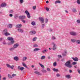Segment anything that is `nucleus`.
<instances>
[{
    "instance_id": "nucleus-44",
    "label": "nucleus",
    "mask_w": 80,
    "mask_h": 80,
    "mask_svg": "<svg viewBox=\"0 0 80 80\" xmlns=\"http://www.w3.org/2000/svg\"><path fill=\"white\" fill-rule=\"evenodd\" d=\"M72 65H76L77 64V62H73L72 63Z\"/></svg>"
},
{
    "instance_id": "nucleus-53",
    "label": "nucleus",
    "mask_w": 80,
    "mask_h": 80,
    "mask_svg": "<svg viewBox=\"0 0 80 80\" xmlns=\"http://www.w3.org/2000/svg\"><path fill=\"white\" fill-rule=\"evenodd\" d=\"M45 27V24H42V28H43V27Z\"/></svg>"
},
{
    "instance_id": "nucleus-13",
    "label": "nucleus",
    "mask_w": 80,
    "mask_h": 80,
    "mask_svg": "<svg viewBox=\"0 0 80 80\" xmlns=\"http://www.w3.org/2000/svg\"><path fill=\"white\" fill-rule=\"evenodd\" d=\"M18 32L20 33H23V32H24L23 30L21 28H18Z\"/></svg>"
},
{
    "instance_id": "nucleus-17",
    "label": "nucleus",
    "mask_w": 80,
    "mask_h": 80,
    "mask_svg": "<svg viewBox=\"0 0 80 80\" xmlns=\"http://www.w3.org/2000/svg\"><path fill=\"white\" fill-rule=\"evenodd\" d=\"M22 27V25L21 24H18L16 26V28H20L21 27Z\"/></svg>"
},
{
    "instance_id": "nucleus-51",
    "label": "nucleus",
    "mask_w": 80,
    "mask_h": 80,
    "mask_svg": "<svg viewBox=\"0 0 80 80\" xmlns=\"http://www.w3.org/2000/svg\"><path fill=\"white\" fill-rule=\"evenodd\" d=\"M46 9L47 11H48H48H49V8H48L47 7L46 8Z\"/></svg>"
},
{
    "instance_id": "nucleus-12",
    "label": "nucleus",
    "mask_w": 80,
    "mask_h": 80,
    "mask_svg": "<svg viewBox=\"0 0 80 80\" xmlns=\"http://www.w3.org/2000/svg\"><path fill=\"white\" fill-rule=\"evenodd\" d=\"M1 7H5L6 6H7V4L5 3H2L1 5Z\"/></svg>"
},
{
    "instance_id": "nucleus-58",
    "label": "nucleus",
    "mask_w": 80,
    "mask_h": 80,
    "mask_svg": "<svg viewBox=\"0 0 80 80\" xmlns=\"http://www.w3.org/2000/svg\"><path fill=\"white\" fill-rule=\"evenodd\" d=\"M33 8L34 10H35V9L36 8V6L33 7Z\"/></svg>"
},
{
    "instance_id": "nucleus-14",
    "label": "nucleus",
    "mask_w": 80,
    "mask_h": 80,
    "mask_svg": "<svg viewBox=\"0 0 80 80\" xmlns=\"http://www.w3.org/2000/svg\"><path fill=\"white\" fill-rule=\"evenodd\" d=\"M39 20L41 22V23H44V19L42 17L39 18Z\"/></svg>"
},
{
    "instance_id": "nucleus-2",
    "label": "nucleus",
    "mask_w": 80,
    "mask_h": 80,
    "mask_svg": "<svg viewBox=\"0 0 80 80\" xmlns=\"http://www.w3.org/2000/svg\"><path fill=\"white\" fill-rule=\"evenodd\" d=\"M19 46V44L18 43L15 44L13 46V47L10 48L9 50L10 51H13L15 49V48H18V47Z\"/></svg>"
},
{
    "instance_id": "nucleus-3",
    "label": "nucleus",
    "mask_w": 80,
    "mask_h": 80,
    "mask_svg": "<svg viewBox=\"0 0 80 80\" xmlns=\"http://www.w3.org/2000/svg\"><path fill=\"white\" fill-rule=\"evenodd\" d=\"M64 65L68 68H72V65L70 64V61H68L67 62L64 64Z\"/></svg>"
},
{
    "instance_id": "nucleus-27",
    "label": "nucleus",
    "mask_w": 80,
    "mask_h": 80,
    "mask_svg": "<svg viewBox=\"0 0 80 80\" xmlns=\"http://www.w3.org/2000/svg\"><path fill=\"white\" fill-rule=\"evenodd\" d=\"M66 78H70V75H66Z\"/></svg>"
},
{
    "instance_id": "nucleus-6",
    "label": "nucleus",
    "mask_w": 80,
    "mask_h": 80,
    "mask_svg": "<svg viewBox=\"0 0 80 80\" xmlns=\"http://www.w3.org/2000/svg\"><path fill=\"white\" fill-rule=\"evenodd\" d=\"M6 66L8 68H11V69H12L13 70V68H14V67L13 65L11 66L10 65L8 64H6Z\"/></svg>"
},
{
    "instance_id": "nucleus-11",
    "label": "nucleus",
    "mask_w": 80,
    "mask_h": 80,
    "mask_svg": "<svg viewBox=\"0 0 80 80\" xmlns=\"http://www.w3.org/2000/svg\"><path fill=\"white\" fill-rule=\"evenodd\" d=\"M34 73L35 74H36V75H42L41 73H40V72L37 71L34 72Z\"/></svg>"
},
{
    "instance_id": "nucleus-29",
    "label": "nucleus",
    "mask_w": 80,
    "mask_h": 80,
    "mask_svg": "<svg viewBox=\"0 0 80 80\" xmlns=\"http://www.w3.org/2000/svg\"><path fill=\"white\" fill-rule=\"evenodd\" d=\"M71 41L72 43H75L76 42V40L75 39H71Z\"/></svg>"
},
{
    "instance_id": "nucleus-52",
    "label": "nucleus",
    "mask_w": 80,
    "mask_h": 80,
    "mask_svg": "<svg viewBox=\"0 0 80 80\" xmlns=\"http://www.w3.org/2000/svg\"><path fill=\"white\" fill-rule=\"evenodd\" d=\"M52 31L53 30H52V29L51 28H50L49 29V32H52Z\"/></svg>"
},
{
    "instance_id": "nucleus-21",
    "label": "nucleus",
    "mask_w": 80,
    "mask_h": 80,
    "mask_svg": "<svg viewBox=\"0 0 80 80\" xmlns=\"http://www.w3.org/2000/svg\"><path fill=\"white\" fill-rule=\"evenodd\" d=\"M22 65L23 67H26V68H27V66L26 65V64L25 63H24V62H22Z\"/></svg>"
},
{
    "instance_id": "nucleus-8",
    "label": "nucleus",
    "mask_w": 80,
    "mask_h": 80,
    "mask_svg": "<svg viewBox=\"0 0 80 80\" xmlns=\"http://www.w3.org/2000/svg\"><path fill=\"white\" fill-rule=\"evenodd\" d=\"M72 59L75 62H78V58L77 57H75V58L73 57H72Z\"/></svg>"
},
{
    "instance_id": "nucleus-61",
    "label": "nucleus",
    "mask_w": 80,
    "mask_h": 80,
    "mask_svg": "<svg viewBox=\"0 0 80 80\" xmlns=\"http://www.w3.org/2000/svg\"><path fill=\"white\" fill-rule=\"evenodd\" d=\"M3 44L4 45H6L7 43H6V42H3Z\"/></svg>"
},
{
    "instance_id": "nucleus-30",
    "label": "nucleus",
    "mask_w": 80,
    "mask_h": 80,
    "mask_svg": "<svg viewBox=\"0 0 80 80\" xmlns=\"http://www.w3.org/2000/svg\"><path fill=\"white\" fill-rule=\"evenodd\" d=\"M4 35H5V36H8V35H10V33L7 32H6L5 33Z\"/></svg>"
},
{
    "instance_id": "nucleus-16",
    "label": "nucleus",
    "mask_w": 80,
    "mask_h": 80,
    "mask_svg": "<svg viewBox=\"0 0 80 80\" xmlns=\"http://www.w3.org/2000/svg\"><path fill=\"white\" fill-rule=\"evenodd\" d=\"M38 50H41V49L38 48H36L34 49L33 52H37V51H38Z\"/></svg>"
},
{
    "instance_id": "nucleus-5",
    "label": "nucleus",
    "mask_w": 80,
    "mask_h": 80,
    "mask_svg": "<svg viewBox=\"0 0 80 80\" xmlns=\"http://www.w3.org/2000/svg\"><path fill=\"white\" fill-rule=\"evenodd\" d=\"M25 13L26 15H27L28 18H30L31 16H30V13H29V12H28V11L27 10H26L25 11Z\"/></svg>"
},
{
    "instance_id": "nucleus-46",
    "label": "nucleus",
    "mask_w": 80,
    "mask_h": 80,
    "mask_svg": "<svg viewBox=\"0 0 80 80\" xmlns=\"http://www.w3.org/2000/svg\"><path fill=\"white\" fill-rule=\"evenodd\" d=\"M47 71H48V72H50V71H51V70H50V69L48 68H47Z\"/></svg>"
},
{
    "instance_id": "nucleus-15",
    "label": "nucleus",
    "mask_w": 80,
    "mask_h": 80,
    "mask_svg": "<svg viewBox=\"0 0 80 80\" xmlns=\"http://www.w3.org/2000/svg\"><path fill=\"white\" fill-rule=\"evenodd\" d=\"M30 34H31V35H35V33H36V32H35V31H31L30 32Z\"/></svg>"
},
{
    "instance_id": "nucleus-55",
    "label": "nucleus",
    "mask_w": 80,
    "mask_h": 80,
    "mask_svg": "<svg viewBox=\"0 0 80 80\" xmlns=\"http://www.w3.org/2000/svg\"><path fill=\"white\" fill-rule=\"evenodd\" d=\"M9 16L11 17H13V15L12 14H9Z\"/></svg>"
},
{
    "instance_id": "nucleus-7",
    "label": "nucleus",
    "mask_w": 80,
    "mask_h": 80,
    "mask_svg": "<svg viewBox=\"0 0 80 80\" xmlns=\"http://www.w3.org/2000/svg\"><path fill=\"white\" fill-rule=\"evenodd\" d=\"M52 44L53 45V48H52L53 50H55L56 49V48H57V47L56 46V45H55V44L53 42H52Z\"/></svg>"
},
{
    "instance_id": "nucleus-42",
    "label": "nucleus",
    "mask_w": 80,
    "mask_h": 80,
    "mask_svg": "<svg viewBox=\"0 0 80 80\" xmlns=\"http://www.w3.org/2000/svg\"><path fill=\"white\" fill-rule=\"evenodd\" d=\"M37 40V38L35 37L34 38L32 39L33 41H36V40Z\"/></svg>"
},
{
    "instance_id": "nucleus-20",
    "label": "nucleus",
    "mask_w": 80,
    "mask_h": 80,
    "mask_svg": "<svg viewBox=\"0 0 80 80\" xmlns=\"http://www.w3.org/2000/svg\"><path fill=\"white\" fill-rule=\"evenodd\" d=\"M76 43L78 45L80 44V40H77L76 41Z\"/></svg>"
},
{
    "instance_id": "nucleus-9",
    "label": "nucleus",
    "mask_w": 80,
    "mask_h": 80,
    "mask_svg": "<svg viewBox=\"0 0 80 80\" xmlns=\"http://www.w3.org/2000/svg\"><path fill=\"white\" fill-rule=\"evenodd\" d=\"M26 18V17L25 16H22L19 17V18L21 20H23Z\"/></svg>"
},
{
    "instance_id": "nucleus-24",
    "label": "nucleus",
    "mask_w": 80,
    "mask_h": 80,
    "mask_svg": "<svg viewBox=\"0 0 80 80\" xmlns=\"http://www.w3.org/2000/svg\"><path fill=\"white\" fill-rule=\"evenodd\" d=\"M61 3V1H60L57 0L56 1H55V4H57V3Z\"/></svg>"
},
{
    "instance_id": "nucleus-32",
    "label": "nucleus",
    "mask_w": 80,
    "mask_h": 80,
    "mask_svg": "<svg viewBox=\"0 0 80 80\" xmlns=\"http://www.w3.org/2000/svg\"><path fill=\"white\" fill-rule=\"evenodd\" d=\"M45 58V56H42L41 58L42 60H44Z\"/></svg>"
},
{
    "instance_id": "nucleus-26",
    "label": "nucleus",
    "mask_w": 80,
    "mask_h": 80,
    "mask_svg": "<svg viewBox=\"0 0 80 80\" xmlns=\"http://www.w3.org/2000/svg\"><path fill=\"white\" fill-rule=\"evenodd\" d=\"M31 24L32 25L34 26V25H36V23L35 22L33 21L31 22Z\"/></svg>"
},
{
    "instance_id": "nucleus-19",
    "label": "nucleus",
    "mask_w": 80,
    "mask_h": 80,
    "mask_svg": "<svg viewBox=\"0 0 80 80\" xmlns=\"http://www.w3.org/2000/svg\"><path fill=\"white\" fill-rule=\"evenodd\" d=\"M67 52L66 51H65L64 52L62 53V56L63 57H65V56H67Z\"/></svg>"
},
{
    "instance_id": "nucleus-41",
    "label": "nucleus",
    "mask_w": 80,
    "mask_h": 80,
    "mask_svg": "<svg viewBox=\"0 0 80 80\" xmlns=\"http://www.w3.org/2000/svg\"><path fill=\"white\" fill-rule=\"evenodd\" d=\"M52 40H55L56 39V38L55 37L52 36Z\"/></svg>"
},
{
    "instance_id": "nucleus-59",
    "label": "nucleus",
    "mask_w": 80,
    "mask_h": 80,
    "mask_svg": "<svg viewBox=\"0 0 80 80\" xmlns=\"http://www.w3.org/2000/svg\"><path fill=\"white\" fill-rule=\"evenodd\" d=\"M3 80H5L6 79H7V78H6L4 77L3 78H2Z\"/></svg>"
},
{
    "instance_id": "nucleus-62",
    "label": "nucleus",
    "mask_w": 80,
    "mask_h": 80,
    "mask_svg": "<svg viewBox=\"0 0 80 80\" xmlns=\"http://www.w3.org/2000/svg\"><path fill=\"white\" fill-rule=\"evenodd\" d=\"M69 72L70 73H72V71L71 70H69Z\"/></svg>"
},
{
    "instance_id": "nucleus-56",
    "label": "nucleus",
    "mask_w": 80,
    "mask_h": 80,
    "mask_svg": "<svg viewBox=\"0 0 80 80\" xmlns=\"http://www.w3.org/2000/svg\"><path fill=\"white\" fill-rule=\"evenodd\" d=\"M78 73H79L80 74V70L79 69H78Z\"/></svg>"
},
{
    "instance_id": "nucleus-50",
    "label": "nucleus",
    "mask_w": 80,
    "mask_h": 80,
    "mask_svg": "<svg viewBox=\"0 0 80 80\" xmlns=\"http://www.w3.org/2000/svg\"><path fill=\"white\" fill-rule=\"evenodd\" d=\"M48 19H45V23H47V22H48Z\"/></svg>"
},
{
    "instance_id": "nucleus-34",
    "label": "nucleus",
    "mask_w": 80,
    "mask_h": 80,
    "mask_svg": "<svg viewBox=\"0 0 80 80\" xmlns=\"http://www.w3.org/2000/svg\"><path fill=\"white\" fill-rule=\"evenodd\" d=\"M72 11L73 12H77V10L75 8H73L72 10Z\"/></svg>"
},
{
    "instance_id": "nucleus-18",
    "label": "nucleus",
    "mask_w": 80,
    "mask_h": 80,
    "mask_svg": "<svg viewBox=\"0 0 80 80\" xmlns=\"http://www.w3.org/2000/svg\"><path fill=\"white\" fill-rule=\"evenodd\" d=\"M48 52V49H46L44 50H43L42 51V53H45L46 52Z\"/></svg>"
},
{
    "instance_id": "nucleus-1",
    "label": "nucleus",
    "mask_w": 80,
    "mask_h": 80,
    "mask_svg": "<svg viewBox=\"0 0 80 80\" xmlns=\"http://www.w3.org/2000/svg\"><path fill=\"white\" fill-rule=\"evenodd\" d=\"M7 39L8 40L11 41L10 42H9L8 43V45H13V44H14V43H15V41L13 40V38L11 37H8L7 38Z\"/></svg>"
},
{
    "instance_id": "nucleus-49",
    "label": "nucleus",
    "mask_w": 80,
    "mask_h": 80,
    "mask_svg": "<svg viewBox=\"0 0 80 80\" xmlns=\"http://www.w3.org/2000/svg\"><path fill=\"white\" fill-rule=\"evenodd\" d=\"M14 18L16 19L17 18H18V16L17 15H15L14 16Z\"/></svg>"
},
{
    "instance_id": "nucleus-57",
    "label": "nucleus",
    "mask_w": 80,
    "mask_h": 80,
    "mask_svg": "<svg viewBox=\"0 0 80 80\" xmlns=\"http://www.w3.org/2000/svg\"><path fill=\"white\" fill-rule=\"evenodd\" d=\"M21 67H20V66H19L18 68V69H19V70H20V68H21Z\"/></svg>"
},
{
    "instance_id": "nucleus-40",
    "label": "nucleus",
    "mask_w": 80,
    "mask_h": 80,
    "mask_svg": "<svg viewBox=\"0 0 80 80\" xmlns=\"http://www.w3.org/2000/svg\"><path fill=\"white\" fill-rule=\"evenodd\" d=\"M24 69H25L24 68H23V67H21V68L20 69V70H21V71H22V70H24Z\"/></svg>"
},
{
    "instance_id": "nucleus-36",
    "label": "nucleus",
    "mask_w": 80,
    "mask_h": 80,
    "mask_svg": "<svg viewBox=\"0 0 80 80\" xmlns=\"http://www.w3.org/2000/svg\"><path fill=\"white\" fill-rule=\"evenodd\" d=\"M8 77L9 78H13L12 76H11L10 74H8Z\"/></svg>"
},
{
    "instance_id": "nucleus-25",
    "label": "nucleus",
    "mask_w": 80,
    "mask_h": 80,
    "mask_svg": "<svg viewBox=\"0 0 80 80\" xmlns=\"http://www.w3.org/2000/svg\"><path fill=\"white\" fill-rule=\"evenodd\" d=\"M52 70L54 71V72H58V69H55V68H54L53 69H52Z\"/></svg>"
},
{
    "instance_id": "nucleus-48",
    "label": "nucleus",
    "mask_w": 80,
    "mask_h": 80,
    "mask_svg": "<svg viewBox=\"0 0 80 80\" xmlns=\"http://www.w3.org/2000/svg\"><path fill=\"white\" fill-rule=\"evenodd\" d=\"M77 22L78 23H80V20L78 19L77 20Z\"/></svg>"
},
{
    "instance_id": "nucleus-39",
    "label": "nucleus",
    "mask_w": 80,
    "mask_h": 80,
    "mask_svg": "<svg viewBox=\"0 0 80 80\" xmlns=\"http://www.w3.org/2000/svg\"><path fill=\"white\" fill-rule=\"evenodd\" d=\"M9 28H12V24H9L8 25Z\"/></svg>"
},
{
    "instance_id": "nucleus-33",
    "label": "nucleus",
    "mask_w": 80,
    "mask_h": 80,
    "mask_svg": "<svg viewBox=\"0 0 80 80\" xmlns=\"http://www.w3.org/2000/svg\"><path fill=\"white\" fill-rule=\"evenodd\" d=\"M42 72H43V73H47V71L45 69H42Z\"/></svg>"
},
{
    "instance_id": "nucleus-37",
    "label": "nucleus",
    "mask_w": 80,
    "mask_h": 80,
    "mask_svg": "<svg viewBox=\"0 0 80 80\" xmlns=\"http://www.w3.org/2000/svg\"><path fill=\"white\" fill-rule=\"evenodd\" d=\"M57 65V62H55L53 63V66L54 67H56V66Z\"/></svg>"
},
{
    "instance_id": "nucleus-47",
    "label": "nucleus",
    "mask_w": 80,
    "mask_h": 80,
    "mask_svg": "<svg viewBox=\"0 0 80 80\" xmlns=\"http://www.w3.org/2000/svg\"><path fill=\"white\" fill-rule=\"evenodd\" d=\"M15 76H17V74H13L12 75V77H14Z\"/></svg>"
},
{
    "instance_id": "nucleus-60",
    "label": "nucleus",
    "mask_w": 80,
    "mask_h": 80,
    "mask_svg": "<svg viewBox=\"0 0 80 80\" xmlns=\"http://www.w3.org/2000/svg\"><path fill=\"white\" fill-rule=\"evenodd\" d=\"M22 22L24 23H25V20H22Z\"/></svg>"
},
{
    "instance_id": "nucleus-64",
    "label": "nucleus",
    "mask_w": 80,
    "mask_h": 80,
    "mask_svg": "<svg viewBox=\"0 0 80 80\" xmlns=\"http://www.w3.org/2000/svg\"><path fill=\"white\" fill-rule=\"evenodd\" d=\"M46 3H48V1H47L46 2Z\"/></svg>"
},
{
    "instance_id": "nucleus-38",
    "label": "nucleus",
    "mask_w": 80,
    "mask_h": 80,
    "mask_svg": "<svg viewBox=\"0 0 80 80\" xmlns=\"http://www.w3.org/2000/svg\"><path fill=\"white\" fill-rule=\"evenodd\" d=\"M77 3L78 5H80V0H77Z\"/></svg>"
},
{
    "instance_id": "nucleus-4",
    "label": "nucleus",
    "mask_w": 80,
    "mask_h": 80,
    "mask_svg": "<svg viewBox=\"0 0 80 80\" xmlns=\"http://www.w3.org/2000/svg\"><path fill=\"white\" fill-rule=\"evenodd\" d=\"M70 34L71 35H72V36H77V32L73 31H71L70 32Z\"/></svg>"
},
{
    "instance_id": "nucleus-35",
    "label": "nucleus",
    "mask_w": 80,
    "mask_h": 80,
    "mask_svg": "<svg viewBox=\"0 0 80 80\" xmlns=\"http://www.w3.org/2000/svg\"><path fill=\"white\" fill-rule=\"evenodd\" d=\"M9 13H13V11L12 10H11L9 11Z\"/></svg>"
},
{
    "instance_id": "nucleus-43",
    "label": "nucleus",
    "mask_w": 80,
    "mask_h": 80,
    "mask_svg": "<svg viewBox=\"0 0 80 80\" xmlns=\"http://www.w3.org/2000/svg\"><path fill=\"white\" fill-rule=\"evenodd\" d=\"M58 57L59 58H62V56L61 55H58Z\"/></svg>"
},
{
    "instance_id": "nucleus-54",
    "label": "nucleus",
    "mask_w": 80,
    "mask_h": 80,
    "mask_svg": "<svg viewBox=\"0 0 80 80\" xmlns=\"http://www.w3.org/2000/svg\"><path fill=\"white\" fill-rule=\"evenodd\" d=\"M56 76L57 77H60V75L58 73L57 74Z\"/></svg>"
},
{
    "instance_id": "nucleus-31",
    "label": "nucleus",
    "mask_w": 80,
    "mask_h": 80,
    "mask_svg": "<svg viewBox=\"0 0 80 80\" xmlns=\"http://www.w3.org/2000/svg\"><path fill=\"white\" fill-rule=\"evenodd\" d=\"M33 47H38V45L37 44H35L33 46Z\"/></svg>"
},
{
    "instance_id": "nucleus-22",
    "label": "nucleus",
    "mask_w": 80,
    "mask_h": 80,
    "mask_svg": "<svg viewBox=\"0 0 80 80\" xmlns=\"http://www.w3.org/2000/svg\"><path fill=\"white\" fill-rule=\"evenodd\" d=\"M39 64L40 66H41V67H42V68L43 69H44V68H45V66H44L43 65L40 64V63H39Z\"/></svg>"
},
{
    "instance_id": "nucleus-23",
    "label": "nucleus",
    "mask_w": 80,
    "mask_h": 80,
    "mask_svg": "<svg viewBox=\"0 0 80 80\" xmlns=\"http://www.w3.org/2000/svg\"><path fill=\"white\" fill-rule=\"evenodd\" d=\"M7 29H5L3 31V33H4V34H5L6 33H7Z\"/></svg>"
},
{
    "instance_id": "nucleus-10",
    "label": "nucleus",
    "mask_w": 80,
    "mask_h": 80,
    "mask_svg": "<svg viewBox=\"0 0 80 80\" xmlns=\"http://www.w3.org/2000/svg\"><path fill=\"white\" fill-rule=\"evenodd\" d=\"M13 60L15 61H18L19 60V58L18 56H15L13 58Z\"/></svg>"
},
{
    "instance_id": "nucleus-28",
    "label": "nucleus",
    "mask_w": 80,
    "mask_h": 80,
    "mask_svg": "<svg viewBox=\"0 0 80 80\" xmlns=\"http://www.w3.org/2000/svg\"><path fill=\"white\" fill-rule=\"evenodd\" d=\"M27 58L26 57H23L22 61H26V60H27Z\"/></svg>"
},
{
    "instance_id": "nucleus-45",
    "label": "nucleus",
    "mask_w": 80,
    "mask_h": 80,
    "mask_svg": "<svg viewBox=\"0 0 80 80\" xmlns=\"http://www.w3.org/2000/svg\"><path fill=\"white\" fill-rule=\"evenodd\" d=\"M19 1L20 3H23V0H20Z\"/></svg>"
},
{
    "instance_id": "nucleus-63",
    "label": "nucleus",
    "mask_w": 80,
    "mask_h": 80,
    "mask_svg": "<svg viewBox=\"0 0 80 80\" xmlns=\"http://www.w3.org/2000/svg\"><path fill=\"white\" fill-rule=\"evenodd\" d=\"M65 11L66 13H68V11H67V10H65Z\"/></svg>"
}]
</instances>
